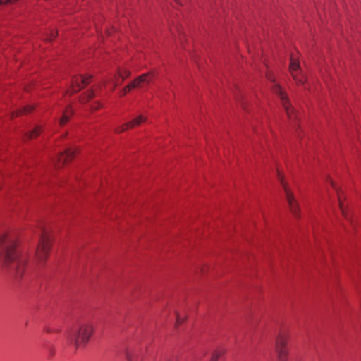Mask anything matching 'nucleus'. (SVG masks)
Returning <instances> with one entry per match:
<instances>
[{
  "label": "nucleus",
  "instance_id": "f257e3e1",
  "mask_svg": "<svg viewBox=\"0 0 361 361\" xmlns=\"http://www.w3.org/2000/svg\"><path fill=\"white\" fill-rule=\"evenodd\" d=\"M17 240L13 234L4 233L0 236V255L5 266L16 271V276H23L26 260L16 250Z\"/></svg>",
  "mask_w": 361,
  "mask_h": 361
},
{
  "label": "nucleus",
  "instance_id": "f03ea898",
  "mask_svg": "<svg viewBox=\"0 0 361 361\" xmlns=\"http://www.w3.org/2000/svg\"><path fill=\"white\" fill-rule=\"evenodd\" d=\"M93 331L94 327L91 323H81L69 332L68 341L76 348L85 346L90 341Z\"/></svg>",
  "mask_w": 361,
  "mask_h": 361
},
{
  "label": "nucleus",
  "instance_id": "7ed1b4c3",
  "mask_svg": "<svg viewBox=\"0 0 361 361\" xmlns=\"http://www.w3.org/2000/svg\"><path fill=\"white\" fill-rule=\"evenodd\" d=\"M267 79L273 83L272 90L280 98L282 106L286 113L290 123L297 119L298 114L294 108L291 106L289 99L286 93L283 90L281 87L275 82V80L271 73H267Z\"/></svg>",
  "mask_w": 361,
  "mask_h": 361
},
{
  "label": "nucleus",
  "instance_id": "20e7f679",
  "mask_svg": "<svg viewBox=\"0 0 361 361\" xmlns=\"http://www.w3.org/2000/svg\"><path fill=\"white\" fill-rule=\"evenodd\" d=\"M289 333L281 329L275 338L274 349L279 361H288L289 358V350L288 343Z\"/></svg>",
  "mask_w": 361,
  "mask_h": 361
},
{
  "label": "nucleus",
  "instance_id": "39448f33",
  "mask_svg": "<svg viewBox=\"0 0 361 361\" xmlns=\"http://www.w3.org/2000/svg\"><path fill=\"white\" fill-rule=\"evenodd\" d=\"M51 250L50 238L44 229H42L39 241L36 250L35 259L39 266H42Z\"/></svg>",
  "mask_w": 361,
  "mask_h": 361
},
{
  "label": "nucleus",
  "instance_id": "423d86ee",
  "mask_svg": "<svg viewBox=\"0 0 361 361\" xmlns=\"http://www.w3.org/2000/svg\"><path fill=\"white\" fill-rule=\"evenodd\" d=\"M278 178H279V179L281 182V185L283 188V192L285 194V197L288 202L290 212L295 218H299L300 217V209H299L298 203L296 201L293 192L289 188L287 183L286 181H284L282 175L279 172L278 173Z\"/></svg>",
  "mask_w": 361,
  "mask_h": 361
},
{
  "label": "nucleus",
  "instance_id": "0eeeda50",
  "mask_svg": "<svg viewBox=\"0 0 361 361\" xmlns=\"http://www.w3.org/2000/svg\"><path fill=\"white\" fill-rule=\"evenodd\" d=\"M289 71L297 85H304L306 82V76L302 73L299 62L293 56L290 57Z\"/></svg>",
  "mask_w": 361,
  "mask_h": 361
},
{
  "label": "nucleus",
  "instance_id": "6e6552de",
  "mask_svg": "<svg viewBox=\"0 0 361 361\" xmlns=\"http://www.w3.org/2000/svg\"><path fill=\"white\" fill-rule=\"evenodd\" d=\"M152 75V73L149 72L138 76L121 90L122 95L126 94L132 88L142 87L143 85L149 84Z\"/></svg>",
  "mask_w": 361,
  "mask_h": 361
},
{
  "label": "nucleus",
  "instance_id": "1a4fd4ad",
  "mask_svg": "<svg viewBox=\"0 0 361 361\" xmlns=\"http://www.w3.org/2000/svg\"><path fill=\"white\" fill-rule=\"evenodd\" d=\"M91 75H76L72 79L71 88L68 90L71 94L78 92L84 86L91 82Z\"/></svg>",
  "mask_w": 361,
  "mask_h": 361
},
{
  "label": "nucleus",
  "instance_id": "9d476101",
  "mask_svg": "<svg viewBox=\"0 0 361 361\" xmlns=\"http://www.w3.org/2000/svg\"><path fill=\"white\" fill-rule=\"evenodd\" d=\"M75 150L68 148L64 152L61 153L57 157V160H54V163L56 166H59V165L63 164L69 160H71L75 155Z\"/></svg>",
  "mask_w": 361,
  "mask_h": 361
},
{
  "label": "nucleus",
  "instance_id": "9b49d317",
  "mask_svg": "<svg viewBox=\"0 0 361 361\" xmlns=\"http://www.w3.org/2000/svg\"><path fill=\"white\" fill-rule=\"evenodd\" d=\"M331 184L332 187L336 190L337 192V196L339 202V207L342 212L343 216L347 219L350 221V219L348 218V216L347 214V212L344 208L343 203L342 202V197H341V192L339 190V188L335 185V183L333 182V180H331Z\"/></svg>",
  "mask_w": 361,
  "mask_h": 361
},
{
  "label": "nucleus",
  "instance_id": "f8f14e48",
  "mask_svg": "<svg viewBox=\"0 0 361 361\" xmlns=\"http://www.w3.org/2000/svg\"><path fill=\"white\" fill-rule=\"evenodd\" d=\"M147 118L143 115H139L134 119L131 120L129 122L126 123V126L130 127V128H133L143 122L147 121Z\"/></svg>",
  "mask_w": 361,
  "mask_h": 361
},
{
  "label": "nucleus",
  "instance_id": "ddd939ff",
  "mask_svg": "<svg viewBox=\"0 0 361 361\" xmlns=\"http://www.w3.org/2000/svg\"><path fill=\"white\" fill-rule=\"evenodd\" d=\"M101 88V85H98L95 90H90L80 99V102L82 104L87 102L90 99L93 98L95 96V92L97 90Z\"/></svg>",
  "mask_w": 361,
  "mask_h": 361
},
{
  "label": "nucleus",
  "instance_id": "4468645a",
  "mask_svg": "<svg viewBox=\"0 0 361 361\" xmlns=\"http://www.w3.org/2000/svg\"><path fill=\"white\" fill-rule=\"evenodd\" d=\"M72 114V110L71 108H68L63 113L62 117L59 120V124L60 126H64L70 118L71 115Z\"/></svg>",
  "mask_w": 361,
  "mask_h": 361
},
{
  "label": "nucleus",
  "instance_id": "2eb2a0df",
  "mask_svg": "<svg viewBox=\"0 0 361 361\" xmlns=\"http://www.w3.org/2000/svg\"><path fill=\"white\" fill-rule=\"evenodd\" d=\"M41 132V127L39 126H36L32 130L27 132L25 133V137L27 139H32L35 137H37L39 135Z\"/></svg>",
  "mask_w": 361,
  "mask_h": 361
},
{
  "label": "nucleus",
  "instance_id": "dca6fc26",
  "mask_svg": "<svg viewBox=\"0 0 361 361\" xmlns=\"http://www.w3.org/2000/svg\"><path fill=\"white\" fill-rule=\"evenodd\" d=\"M225 353V350L223 348H217L214 350L211 355L210 361H218L219 357H221Z\"/></svg>",
  "mask_w": 361,
  "mask_h": 361
},
{
  "label": "nucleus",
  "instance_id": "f3484780",
  "mask_svg": "<svg viewBox=\"0 0 361 361\" xmlns=\"http://www.w3.org/2000/svg\"><path fill=\"white\" fill-rule=\"evenodd\" d=\"M122 78H121V76L118 75V72L117 71V73L113 76L112 78H111L109 80V82H111V84H114V89H116V87L122 82Z\"/></svg>",
  "mask_w": 361,
  "mask_h": 361
},
{
  "label": "nucleus",
  "instance_id": "a211bd4d",
  "mask_svg": "<svg viewBox=\"0 0 361 361\" xmlns=\"http://www.w3.org/2000/svg\"><path fill=\"white\" fill-rule=\"evenodd\" d=\"M34 108H35V106L33 105H27L25 107H24L23 109H20L18 111H16V116H18L23 114L29 113V112L32 111L34 109ZM15 116V113L13 112L12 114V116Z\"/></svg>",
  "mask_w": 361,
  "mask_h": 361
},
{
  "label": "nucleus",
  "instance_id": "6ab92c4d",
  "mask_svg": "<svg viewBox=\"0 0 361 361\" xmlns=\"http://www.w3.org/2000/svg\"><path fill=\"white\" fill-rule=\"evenodd\" d=\"M117 71L118 72V75L122 78V81H123L126 78H127L128 77H129L130 75V71L128 69L118 68L117 70Z\"/></svg>",
  "mask_w": 361,
  "mask_h": 361
},
{
  "label": "nucleus",
  "instance_id": "aec40b11",
  "mask_svg": "<svg viewBox=\"0 0 361 361\" xmlns=\"http://www.w3.org/2000/svg\"><path fill=\"white\" fill-rule=\"evenodd\" d=\"M128 128H130V127L126 126V123H124L123 125L118 126L115 129V132L117 133H122V132L125 131Z\"/></svg>",
  "mask_w": 361,
  "mask_h": 361
},
{
  "label": "nucleus",
  "instance_id": "412c9836",
  "mask_svg": "<svg viewBox=\"0 0 361 361\" xmlns=\"http://www.w3.org/2000/svg\"><path fill=\"white\" fill-rule=\"evenodd\" d=\"M57 35V32L54 30H51L49 35V36L47 37L46 39L47 40H52L53 39H54Z\"/></svg>",
  "mask_w": 361,
  "mask_h": 361
},
{
  "label": "nucleus",
  "instance_id": "4be33fe9",
  "mask_svg": "<svg viewBox=\"0 0 361 361\" xmlns=\"http://www.w3.org/2000/svg\"><path fill=\"white\" fill-rule=\"evenodd\" d=\"M184 319L185 318L181 317L179 314L176 313V326L177 327L179 324L183 322Z\"/></svg>",
  "mask_w": 361,
  "mask_h": 361
},
{
  "label": "nucleus",
  "instance_id": "5701e85b",
  "mask_svg": "<svg viewBox=\"0 0 361 361\" xmlns=\"http://www.w3.org/2000/svg\"><path fill=\"white\" fill-rule=\"evenodd\" d=\"M17 1L18 0H0V5L13 4Z\"/></svg>",
  "mask_w": 361,
  "mask_h": 361
},
{
  "label": "nucleus",
  "instance_id": "b1692460",
  "mask_svg": "<svg viewBox=\"0 0 361 361\" xmlns=\"http://www.w3.org/2000/svg\"><path fill=\"white\" fill-rule=\"evenodd\" d=\"M100 107H101V104L99 102H95L94 104H92L91 106V109L94 111V110L98 109Z\"/></svg>",
  "mask_w": 361,
  "mask_h": 361
},
{
  "label": "nucleus",
  "instance_id": "393cba45",
  "mask_svg": "<svg viewBox=\"0 0 361 361\" xmlns=\"http://www.w3.org/2000/svg\"><path fill=\"white\" fill-rule=\"evenodd\" d=\"M126 358L128 361H133L132 357L128 353L126 355Z\"/></svg>",
  "mask_w": 361,
  "mask_h": 361
},
{
  "label": "nucleus",
  "instance_id": "a878e982",
  "mask_svg": "<svg viewBox=\"0 0 361 361\" xmlns=\"http://www.w3.org/2000/svg\"><path fill=\"white\" fill-rule=\"evenodd\" d=\"M49 354L51 356H53L54 355V350L51 348L49 349Z\"/></svg>",
  "mask_w": 361,
  "mask_h": 361
},
{
  "label": "nucleus",
  "instance_id": "bb28decb",
  "mask_svg": "<svg viewBox=\"0 0 361 361\" xmlns=\"http://www.w3.org/2000/svg\"><path fill=\"white\" fill-rule=\"evenodd\" d=\"M166 361H178V360H177V358L172 357V358L167 359Z\"/></svg>",
  "mask_w": 361,
  "mask_h": 361
},
{
  "label": "nucleus",
  "instance_id": "cd10ccee",
  "mask_svg": "<svg viewBox=\"0 0 361 361\" xmlns=\"http://www.w3.org/2000/svg\"><path fill=\"white\" fill-rule=\"evenodd\" d=\"M177 4H182V2L180 0H174Z\"/></svg>",
  "mask_w": 361,
  "mask_h": 361
},
{
  "label": "nucleus",
  "instance_id": "c85d7f7f",
  "mask_svg": "<svg viewBox=\"0 0 361 361\" xmlns=\"http://www.w3.org/2000/svg\"><path fill=\"white\" fill-rule=\"evenodd\" d=\"M115 89H114V84H112V86H111V91H114Z\"/></svg>",
  "mask_w": 361,
  "mask_h": 361
}]
</instances>
